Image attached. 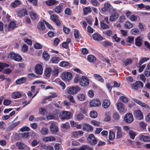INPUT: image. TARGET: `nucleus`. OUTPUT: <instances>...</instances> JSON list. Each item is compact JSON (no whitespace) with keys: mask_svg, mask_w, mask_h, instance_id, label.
Returning a JSON list of instances; mask_svg holds the SVG:
<instances>
[{"mask_svg":"<svg viewBox=\"0 0 150 150\" xmlns=\"http://www.w3.org/2000/svg\"><path fill=\"white\" fill-rule=\"evenodd\" d=\"M61 78L64 81H69L72 78V74L69 72L64 71L62 73Z\"/></svg>","mask_w":150,"mask_h":150,"instance_id":"f257e3e1","label":"nucleus"},{"mask_svg":"<svg viewBox=\"0 0 150 150\" xmlns=\"http://www.w3.org/2000/svg\"><path fill=\"white\" fill-rule=\"evenodd\" d=\"M81 90V88L78 86L69 88L67 90V92L71 94H75L77 93Z\"/></svg>","mask_w":150,"mask_h":150,"instance_id":"f03ea898","label":"nucleus"},{"mask_svg":"<svg viewBox=\"0 0 150 150\" xmlns=\"http://www.w3.org/2000/svg\"><path fill=\"white\" fill-rule=\"evenodd\" d=\"M89 82L88 79L86 76H81V79L80 81V85L82 86L85 87L89 85Z\"/></svg>","mask_w":150,"mask_h":150,"instance_id":"7ed1b4c3","label":"nucleus"},{"mask_svg":"<svg viewBox=\"0 0 150 150\" xmlns=\"http://www.w3.org/2000/svg\"><path fill=\"white\" fill-rule=\"evenodd\" d=\"M144 86L143 83L140 81H137L131 85V88L137 90L140 88H143Z\"/></svg>","mask_w":150,"mask_h":150,"instance_id":"20e7f679","label":"nucleus"},{"mask_svg":"<svg viewBox=\"0 0 150 150\" xmlns=\"http://www.w3.org/2000/svg\"><path fill=\"white\" fill-rule=\"evenodd\" d=\"M71 112L69 111H63L60 113L59 117L62 120L69 119L70 118Z\"/></svg>","mask_w":150,"mask_h":150,"instance_id":"39448f33","label":"nucleus"},{"mask_svg":"<svg viewBox=\"0 0 150 150\" xmlns=\"http://www.w3.org/2000/svg\"><path fill=\"white\" fill-rule=\"evenodd\" d=\"M119 16V14L114 9L112 10L111 13L109 20L111 21H114L117 19Z\"/></svg>","mask_w":150,"mask_h":150,"instance_id":"423d86ee","label":"nucleus"},{"mask_svg":"<svg viewBox=\"0 0 150 150\" xmlns=\"http://www.w3.org/2000/svg\"><path fill=\"white\" fill-rule=\"evenodd\" d=\"M87 140L88 142L92 145H94L97 143V140L94 134H91L89 135Z\"/></svg>","mask_w":150,"mask_h":150,"instance_id":"0eeeda50","label":"nucleus"},{"mask_svg":"<svg viewBox=\"0 0 150 150\" xmlns=\"http://www.w3.org/2000/svg\"><path fill=\"white\" fill-rule=\"evenodd\" d=\"M133 120L132 115L130 113H128L126 114L124 117V120L127 123H131Z\"/></svg>","mask_w":150,"mask_h":150,"instance_id":"6e6552de","label":"nucleus"},{"mask_svg":"<svg viewBox=\"0 0 150 150\" xmlns=\"http://www.w3.org/2000/svg\"><path fill=\"white\" fill-rule=\"evenodd\" d=\"M101 102L98 99L93 100H91L89 102V106L91 107H98L100 105Z\"/></svg>","mask_w":150,"mask_h":150,"instance_id":"1a4fd4ad","label":"nucleus"},{"mask_svg":"<svg viewBox=\"0 0 150 150\" xmlns=\"http://www.w3.org/2000/svg\"><path fill=\"white\" fill-rule=\"evenodd\" d=\"M112 8V6L109 3H105L104 4V7L101 8V11L103 12L110 11Z\"/></svg>","mask_w":150,"mask_h":150,"instance_id":"9d476101","label":"nucleus"},{"mask_svg":"<svg viewBox=\"0 0 150 150\" xmlns=\"http://www.w3.org/2000/svg\"><path fill=\"white\" fill-rule=\"evenodd\" d=\"M134 115L136 118L139 120H141L143 119V115L142 112L139 110H137L134 111Z\"/></svg>","mask_w":150,"mask_h":150,"instance_id":"9b49d317","label":"nucleus"},{"mask_svg":"<svg viewBox=\"0 0 150 150\" xmlns=\"http://www.w3.org/2000/svg\"><path fill=\"white\" fill-rule=\"evenodd\" d=\"M117 110L120 113L124 114L126 112V109L123 106V104L120 102L118 103L117 104Z\"/></svg>","mask_w":150,"mask_h":150,"instance_id":"f8f14e48","label":"nucleus"},{"mask_svg":"<svg viewBox=\"0 0 150 150\" xmlns=\"http://www.w3.org/2000/svg\"><path fill=\"white\" fill-rule=\"evenodd\" d=\"M43 70V68L40 64H37L35 67V72L37 74H42Z\"/></svg>","mask_w":150,"mask_h":150,"instance_id":"ddd939ff","label":"nucleus"},{"mask_svg":"<svg viewBox=\"0 0 150 150\" xmlns=\"http://www.w3.org/2000/svg\"><path fill=\"white\" fill-rule=\"evenodd\" d=\"M15 23L14 21L10 22L8 25H5V28L8 30H11L14 28L16 26Z\"/></svg>","mask_w":150,"mask_h":150,"instance_id":"4468645a","label":"nucleus"},{"mask_svg":"<svg viewBox=\"0 0 150 150\" xmlns=\"http://www.w3.org/2000/svg\"><path fill=\"white\" fill-rule=\"evenodd\" d=\"M93 129V127L87 124H84L83 125V129L84 131L89 132L92 131Z\"/></svg>","mask_w":150,"mask_h":150,"instance_id":"2eb2a0df","label":"nucleus"},{"mask_svg":"<svg viewBox=\"0 0 150 150\" xmlns=\"http://www.w3.org/2000/svg\"><path fill=\"white\" fill-rule=\"evenodd\" d=\"M63 8L62 4H60L59 5L55 6L54 8V11L57 13H59L62 12Z\"/></svg>","mask_w":150,"mask_h":150,"instance_id":"dca6fc26","label":"nucleus"},{"mask_svg":"<svg viewBox=\"0 0 150 150\" xmlns=\"http://www.w3.org/2000/svg\"><path fill=\"white\" fill-rule=\"evenodd\" d=\"M50 128L51 132L53 134H56L58 131V127L55 124L52 123L50 126Z\"/></svg>","mask_w":150,"mask_h":150,"instance_id":"f3484780","label":"nucleus"},{"mask_svg":"<svg viewBox=\"0 0 150 150\" xmlns=\"http://www.w3.org/2000/svg\"><path fill=\"white\" fill-rule=\"evenodd\" d=\"M93 39L96 41L102 40H103V38L99 33H96L92 35Z\"/></svg>","mask_w":150,"mask_h":150,"instance_id":"a211bd4d","label":"nucleus"},{"mask_svg":"<svg viewBox=\"0 0 150 150\" xmlns=\"http://www.w3.org/2000/svg\"><path fill=\"white\" fill-rule=\"evenodd\" d=\"M51 19L57 25H60V23L56 15L54 14L52 15L51 16Z\"/></svg>","mask_w":150,"mask_h":150,"instance_id":"6ab92c4d","label":"nucleus"},{"mask_svg":"<svg viewBox=\"0 0 150 150\" xmlns=\"http://www.w3.org/2000/svg\"><path fill=\"white\" fill-rule=\"evenodd\" d=\"M17 15L18 17L22 18L27 15V11L26 9H23L18 12Z\"/></svg>","mask_w":150,"mask_h":150,"instance_id":"aec40b11","label":"nucleus"},{"mask_svg":"<svg viewBox=\"0 0 150 150\" xmlns=\"http://www.w3.org/2000/svg\"><path fill=\"white\" fill-rule=\"evenodd\" d=\"M134 101L137 104L146 109H149L150 107L149 105L146 104L139 101L137 99H134Z\"/></svg>","mask_w":150,"mask_h":150,"instance_id":"412c9836","label":"nucleus"},{"mask_svg":"<svg viewBox=\"0 0 150 150\" xmlns=\"http://www.w3.org/2000/svg\"><path fill=\"white\" fill-rule=\"evenodd\" d=\"M21 96V94L19 92L16 91L11 93V97L13 99L19 98Z\"/></svg>","mask_w":150,"mask_h":150,"instance_id":"4be33fe9","label":"nucleus"},{"mask_svg":"<svg viewBox=\"0 0 150 150\" xmlns=\"http://www.w3.org/2000/svg\"><path fill=\"white\" fill-rule=\"evenodd\" d=\"M45 21H43V22L40 21L39 22L37 25V27L38 29L41 30H43L45 28Z\"/></svg>","mask_w":150,"mask_h":150,"instance_id":"5701e85b","label":"nucleus"},{"mask_svg":"<svg viewBox=\"0 0 150 150\" xmlns=\"http://www.w3.org/2000/svg\"><path fill=\"white\" fill-rule=\"evenodd\" d=\"M46 4L49 6H51L55 4H57L58 2L55 0H48L45 2Z\"/></svg>","mask_w":150,"mask_h":150,"instance_id":"b1692460","label":"nucleus"},{"mask_svg":"<svg viewBox=\"0 0 150 150\" xmlns=\"http://www.w3.org/2000/svg\"><path fill=\"white\" fill-rule=\"evenodd\" d=\"M95 79L98 81L101 82L103 83L104 81L102 77L99 74H95L93 75Z\"/></svg>","mask_w":150,"mask_h":150,"instance_id":"393cba45","label":"nucleus"},{"mask_svg":"<svg viewBox=\"0 0 150 150\" xmlns=\"http://www.w3.org/2000/svg\"><path fill=\"white\" fill-rule=\"evenodd\" d=\"M51 71L52 69L50 67L46 68L44 72L45 75L47 77H49L50 76Z\"/></svg>","mask_w":150,"mask_h":150,"instance_id":"a878e982","label":"nucleus"},{"mask_svg":"<svg viewBox=\"0 0 150 150\" xmlns=\"http://www.w3.org/2000/svg\"><path fill=\"white\" fill-rule=\"evenodd\" d=\"M20 123V121H18L13 123L11 124L8 127V129L9 130H12L13 129L18 125Z\"/></svg>","mask_w":150,"mask_h":150,"instance_id":"bb28decb","label":"nucleus"},{"mask_svg":"<svg viewBox=\"0 0 150 150\" xmlns=\"http://www.w3.org/2000/svg\"><path fill=\"white\" fill-rule=\"evenodd\" d=\"M42 139L45 142L53 141L55 140V138L53 136L45 137H43Z\"/></svg>","mask_w":150,"mask_h":150,"instance_id":"cd10ccee","label":"nucleus"},{"mask_svg":"<svg viewBox=\"0 0 150 150\" xmlns=\"http://www.w3.org/2000/svg\"><path fill=\"white\" fill-rule=\"evenodd\" d=\"M16 145L20 149H23L26 146L25 144L22 142H18L16 143Z\"/></svg>","mask_w":150,"mask_h":150,"instance_id":"c85d7f7f","label":"nucleus"},{"mask_svg":"<svg viewBox=\"0 0 150 150\" xmlns=\"http://www.w3.org/2000/svg\"><path fill=\"white\" fill-rule=\"evenodd\" d=\"M135 44L136 46L140 47L142 44V40L140 37H138L135 40Z\"/></svg>","mask_w":150,"mask_h":150,"instance_id":"c756f323","label":"nucleus"},{"mask_svg":"<svg viewBox=\"0 0 150 150\" xmlns=\"http://www.w3.org/2000/svg\"><path fill=\"white\" fill-rule=\"evenodd\" d=\"M31 18L33 20H35L38 18V16L36 13L34 11H32L29 13Z\"/></svg>","mask_w":150,"mask_h":150,"instance_id":"7c9ffc66","label":"nucleus"},{"mask_svg":"<svg viewBox=\"0 0 150 150\" xmlns=\"http://www.w3.org/2000/svg\"><path fill=\"white\" fill-rule=\"evenodd\" d=\"M139 138L141 140L145 142H149L150 141V137L148 136L141 135L139 136Z\"/></svg>","mask_w":150,"mask_h":150,"instance_id":"2f4dec72","label":"nucleus"},{"mask_svg":"<svg viewBox=\"0 0 150 150\" xmlns=\"http://www.w3.org/2000/svg\"><path fill=\"white\" fill-rule=\"evenodd\" d=\"M110 103L109 100H105L102 103V106L105 108H107L110 105Z\"/></svg>","mask_w":150,"mask_h":150,"instance_id":"473e14b6","label":"nucleus"},{"mask_svg":"<svg viewBox=\"0 0 150 150\" xmlns=\"http://www.w3.org/2000/svg\"><path fill=\"white\" fill-rule=\"evenodd\" d=\"M77 98L78 100L81 101H84L85 99V95L82 93H79L77 96Z\"/></svg>","mask_w":150,"mask_h":150,"instance_id":"72a5a7b5","label":"nucleus"},{"mask_svg":"<svg viewBox=\"0 0 150 150\" xmlns=\"http://www.w3.org/2000/svg\"><path fill=\"white\" fill-rule=\"evenodd\" d=\"M83 11L84 14L86 15L88 13H90L91 12V9L90 7H87L84 8Z\"/></svg>","mask_w":150,"mask_h":150,"instance_id":"f704fd0d","label":"nucleus"},{"mask_svg":"<svg viewBox=\"0 0 150 150\" xmlns=\"http://www.w3.org/2000/svg\"><path fill=\"white\" fill-rule=\"evenodd\" d=\"M22 58L18 54L15 53L13 59L15 61L19 62L21 60Z\"/></svg>","mask_w":150,"mask_h":150,"instance_id":"c9c22d12","label":"nucleus"},{"mask_svg":"<svg viewBox=\"0 0 150 150\" xmlns=\"http://www.w3.org/2000/svg\"><path fill=\"white\" fill-rule=\"evenodd\" d=\"M89 115L90 117L93 118H96L98 115L97 112L94 110L91 111L90 112Z\"/></svg>","mask_w":150,"mask_h":150,"instance_id":"e433bc0d","label":"nucleus"},{"mask_svg":"<svg viewBox=\"0 0 150 150\" xmlns=\"http://www.w3.org/2000/svg\"><path fill=\"white\" fill-rule=\"evenodd\" d=\"M133 25L129 21H127L124 24V27L126 29H129L132 28Z\"/></svg>","mask_w":150,"mask_h":150,"instance_id":"4c0bfd02","label":"nucleus"},{"mask_svg":"<svg viewBox=\"0 0 150 150\" xmlns=\"http://www.w3.org/2000/svg\"><path fill=\"white\" fill-rule=\"evenodd\" d=\"M87 60L89 62H92L96 60V58L93 55H89L87 57Z\"/></svg>","mask_w":150,"mask_h":150,"instance_id":"58836bf2","label":"nucleus"},{"mask_svg":"<svg viewBox=\"0 0 150 150\" xmlns=\"http://www.w3.org/2000/svg\"><path fill=\"white\" fill-rule=\"evenodd\" d=\"M25 81V79L24 78H22L17 80L16 83L17 84H21L24 83Z\"/></svg>","mask_w":150,"mask_h":150,"instance_id":"ea45409f","label":"nucleus"},{"mask_svg":"<svg viewBox=\"0 0 150 150\" xmlns=\"http://www.w3.org/2000/svg\"><path fill=\"white\" fill-rule=\"evenodd\" d=\"M40 133L43 135L47 134L48 133V129L47 128L43 127L40 131Z\"/></svg>","mask_w":150,"mask_h":150,"instance_id":"a19ab883","label":"nucleus"},{"mask_svg":"<svg viewBox=\"0 0 150 150\" xmlns=\"http://www.w3.org/2000/svg\"><path fill=\"white\" fill-rule=\"evenodd\" d=\"M123 65L126 66L132 63V60L130 59H127L123 60Z\"/></svg>","mask_w":150,"mask_h":150,"instance_id":"79ce46f5","label":"nucleus"},{"mask_svg":"<svg viewBox=\"0 0 150 150\" xmlns=\"http://www.w3.org/2000/svg\"><path fill=\"white\" fill-rule=\"evenodd\" d=\"M43 57L44 59L46 60H49L50 58V56L48 53L46 51H44L42 54Z\"/></svg>","mask_w":150,"mask_h":150,"instance_id":"37998d69","label":"nucleus"},{"mask_svg":"<svg viewBox=\"0 0 150 150\" xmlns=\"http://www.w3.org/2000/svg\"><path fill=\"white\" fill-rule=\"evenodd\" d=\"M145 75L148 77L150 75V66L147 65L145 71Z\"/></svg>","mask_w":150,"mask_h":150,"instance_id":"c03bdc74","label":"nucleus"},{"mask_svg":"<svg viewBox=\"0 0 150 150\" xmlns=\"http://www.w3.org/2000/svg\"><path fill=\"white\" fill-rule=\"evenodd\" d=\"M51 95L46 97L44 99L45 100L49 99L57 96V94L54 92L51 93Z\"/></svg>","mask_w":150,"mask_h":150,"instance_id":"a18cd8bd","label":"nucleus"},{"mask_svg":"<svg viewBox=\"0 0 150 150\" xmlns=\"http://www.w3.org/2000/svg\"><path fill=\"white\" fill-rule=\"evenodd\" d=\"M100 25L101 28L103 29H108L109 28V26L105 24L103 21H100Z\"/></svg>","mask_w":150,"mask_h":150,"instance_id":"49530a36","label":"nucleus"},{"mask_svg":"<svg viewBox=\"0 0 150 150\" xmlns=\"http://www.w3.org/2000/svg\"><path fill=\"white\" fill-rule=\"evenodd\" d=\"M81 77L79 75H76L74 79V82L76 83L79 82L80 83V81H81Z\"/></svg>","mask_w":150,"mask_h":150,"instance_id":"de8ad7c7","label":"nucleus"},{"mask_svg":"<svg viewBox=\"0 0 150 150\" xmlns=\"http://www.w3.org/2000/svg\"><path fill=\"white\" fill-rule=\"evenodd\" d=\"M9 67L8 64L5 63L0 62V72L5 67Z\"/></svg>","mask_w":150,"mask_h":150,"instance_id":"09e8293b","label":"nucleus"},{"mask_svg":"<svg viewBox=\"0 0 150 150\" xmlns=\"http://www.w3.org/2000/svg\"><path fill=\"white\" fill-rule=\"evenodd\" d=\"M129 134L130 138L133 139H134L136 135V133L132 130H130L129 131Z\"/></svg>","mask_w":150,"mask_h":150,"instance_id":"8fccbe9b","label":"nucleus"},{"mask_svg":"<svg viewBox=\"0 0 150 150\" xmlns=\"http://www.w3.org/2000/svg\"><path fill=\"white\" fill-rule=\"evenodd\" d=\"M69 65V62L64 61H62L59 63V66L62 67H66Z\"/></svg>","mask_w":150,"mask_h":150,"instance_id":"3c124183","label":"nucleus"},{"mask_svg":"<svg viewBox=\"0 0 150 150\" xmlns=\"http://www.w3.org/2000/svg\"><path fill=\"white\" fill-rule=\"evenodd\" d=\"M139 31L138 29L136 28H134L132 29L130 31V33L131 34L136 35L138 34Z\"/></svg>","mask_w":150,"mask_h":150,"instance_id":"603ef678","label":"nucleus"},{"mask_svg":"<svg viewBox=\"0 0 150 150\" xmlns=\"http://www.w3.org/2000/svg\"><path fill=\"white\" fill-rule=\"evenodd\" d=\"M91 123L92 125L95 126H99L100 125V122L94 120L91 121Z\"/></svg>","mask_w":150,"mask_h":150,"instance_id":"864d4df0","label":"nucleus"},{"mask_svg":"<svg viewBox=\"0 0 150 150\" xmlns=\"http://www.w3.org/2000/svg\"><path fill=\"white\" fill-rule=\"evenodd\" d=\"M84 116L81 113H79L76 115V118L77 120H80L83 118Z\"/></svg>","mask_w":150,"mask_h":150,"instance_id":"5fc2aeb1","label":"nucleus"},{"mask_svg":"<svg viewBox=\"0 0 150 150\" xmlns=\"http://www.w3.org/2000/svg\"><path fill=\"white\" fill-rule=\"evenodd\" d=\"M149 59V58H142L140 60L139 63L138 64V65H141L144 62L148 61Z\"/></svg>","mask_w":150,"mask_h":150,"instance_id":"6e6d98bb","label":"nucleus"},{"mask_svg":"<svg viewBox=\"0 0 150 150\" xmlns=\"http://www.w3.org/2000/svg\"><path fill=\"white\" fill-rule=\"evenodd\" d=\"M20 4V2L19 1L16 0L11 3V6L15 8L19 5Z\"/></svg>","mask_w":150,"mask_h":150,"instance_id":"4d7b16f0","label":"nucleus"},{"mask_svg":"<svg viewBox=\"0 0 150 150\" xmlns=\"http://www.w3.org/2000/svg\"><path fill=\"white\" fill-rule=\"evenodd\" d=\"M59 73V70L57 67H55L52 70V74L54 76L57 75Z\"/></svg>","mask_w":150,"mask_h":150,"instance_id":"13d9d810","label":"nucleus"},{"mask_svg":"<svg viewBox=\"0 0 150 150\" xmlns=\"http://www.w3.org/2000/svg\"><path fill=\"white\" fill-rule=\"evenodd\" d=\"M46 117L47 119L50 120L55 119L56 117L54 115H53V114L50 113L46 115Z\"/></svg>","mask_w":150,"mask_h":150,"instance_id":"bf43d9fd","label":"nucleus"},{"mask_svg":"<svg viewBox=\"0 0 150 150\" xmlns=\"http://www.w3.org/2000/svg\"><path fill=\"white\" fill-rule=\"evenodd\" d=\"M141 65H138V64H137V66L139 68V72L140 73L146 67V65L144 64L142 66H141Z\"/></svg>","mask_w":150,"mask_h":150,"instance_id":"052dcab7","label":"nucleus"},{"mask_svg":"<svg viewBox=\"0 0 150 150\" xmlns=\"http://www.w3.org/2000/svg\"><path fill=\"white\" fill-rule=\"evenodd\" d=\"M52 62L54 63H57L60 61V59L58 57H53L52 59Z\"/></svg>","mask_w":150,"mask_h":150,"instance_id":"680f3d73","label":"nucleus"},{"mask_svg":"<svg viewBox=\"0 0 150 150\" xmlns=\"http://www.w3.org/2000/svg\"><path fill=\"white\" fill-rule=\"evenodd\" d=\"M64 13L67 15H70L72 14V10L69 8H66L65 10Z\"/></svg>","mask_w":150,"mask_h":150,"instance_id":"e2e57ef3","label":"nucleus"},{"mask_svg":"<svg viewBox=\"0 0 150 150\" xmlns=\"http://www.w3.org/2000/svg\"><path fill=\"white\" fill-rule=\"evenodd\" d=\"M39 112L42 115H45L46 112V110L45 109L43 108H39Z\"/></svg>","mask_w":150,"mask_h":150,"instance_id":"0e129e2a","label":"nucleus"},{"mask_svg":"<svg viewBox=\"0 0 150 150\" xmlns=\"http://www.w3.org/2000/svg\"><path fill=\"white\" fill-rule=\"evenodd\" d=\"M61 127L63 129H67L69 127V125L68 123H66L62 124L61 125Z\"/></svg>","mask_w":150,"mask_h":150,"instance_id":"69168bd1","label":"nucleus"},{"mask_svg":"<svg viewBox=\"0 0 150 150\" xmlns=\"http://www.w3.org/2000/svg\"><path fill=\"white\" fill-rule=\"evenodd\" d=\"M91 2L92 4L95 6H98L100 5V3L97 0H91Z\"/></svg>","mask_w":150,"mask_h":150,"instance_id":"338daca9","label":"nucleus"},{"mask_svg":"<svg viewBox=\"0 0 150 150\" xmlns=\"http://www.w3.org/2000/svg\"><path fill=\"white\" fill-rule=\"evenodd\" d=\"M80 150H93L91 147L88 146H83L80 148Z\"/></svg>","mask_w":150,"mask_h":150,"instance_id":"774afa93","label":"nucleus"}]
</instances>
